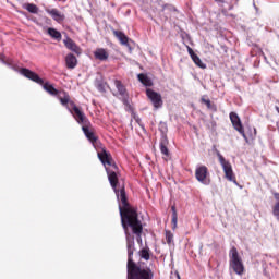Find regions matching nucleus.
<instances>
[{"mask_svg":"<svg viewBox=\"0 0 279 279\" xmlns=\"http://www.w3.org/2000/svg\"><path fill=\"white\" fill-rule=\"evenodd\" d=\"M120 217L126 239V265H131L132 263H135L134 252H136V244L134 242V235L137 243H143V221L138 219V211H136V209H124L120 213Z\"/></svg>","mask_w":279,"mask_h":279,"instance_id":"1","label":"nucleus"},{"mask_svg":"<svg viewBox=\"0 0 279 279\" xmlns=\"http://www.w3.org/2000/svg\"><path fill=\"white\" fill-rule=\"evenodd\" d=\"M108 174V180L113 189L118 199L121 202L122 206L119 207L120 213L122 210H136L134 207L130 206L128 203V195L125 194V185L119 184V177L117 175V169L106 167Z\"/></svg>","mask_w":279,"mask_h":279,"instance_id":"2","label":"nucleus"},{"mask_svg":"<svg viewBox=\"0 0 279 279\" xmlns=\"http://www.w3.org/2000/svg\"><path fill=\"white\" fill-rule=\"evenodd\" d=\"M59 101L62 106L68 108L69 112H71V114L80 125H90V120H88L86 113H84V111H82V109L77 107V105H75L73 100H71V96L69 95V93H61V95L59 96Z\"/></svg>","mask_w":279,"mask_h":279,"instance_id":"3","label":"nucleus"},{"mask_svg":"<svg viewBox=\"0 0 279 279\" xmlns=\"http://www.w3.org/2000/svg\"><path fill=\"white\" fill-rule=\"evenodd\" d=\"M126 279H154L150 268H142L136 262L126 264Z\"/></svg>","mask_w":279,"mask_h":279,"instance_id":"4","label":"nucleus"},{"mask_svg":"<svg viewBox=\"0 0 279 279\" xmlns=\"http://www.w3.org/2000/svg\"><path fill=\"white\" fill-rule=\"evenodd\" d=\"M113 84L118 90L117 94L113 93V97H120V101H122L126 112H134V107L130 104V94L128 93V88L123 85L121 80H113Z\"/></svg>","mask_w":279,"mask_h":279,"instance_id":"5","label":"nucleus"},{"mask_svg":"<svg viewBox=\"0 0 279 279\" xmlns=\"http://www.w3.org/2000/svg\"><path fill=\"white\" fill-rule=\"evenodd\" d=\"M229 265L231 269H233L238 276H243L245 272V266H243V259H241V256H239V250H236L235 246L231 247L229 252Z\"/></svg>","mask_w":279,"mask_h":279,"instance_id":"6","label":"nucleus"},{"mask_svg":"<svg viewBox=\"0 0 279 279\" xmlns=\"http://www.w3.org/2000/svg\"><path fill=\"white\" fill-rule=\"evenodd\" d=\"M217 156H218L219 163L222 167V171L225 173L226 180L236 184V175H234V171L232 170V163H230V161L226 160V157H223V155H221V153L218 151Z\"/></svg>","mask_w":279,"mask_h":279,"instance_id":"7","label":"nucleus"},{"mask_svg":"<svg viewBox=\"0 0 279 279\" xmlns=\"http://www.w3.org/2000/svg\"><path fill=\"white\" fill-rule=\"evenodd\" d=\"M195 178L197 182H201V184H205L206 186L210 184V172L208 171V167L206 166L196 167Z\"/></svg>","mask_w":279,"mask_h":279,"instance_id":"8","label":"nucleus"},{"mask_svg":"<svg viewBox=\"0 0 279 279\" xmlns=\"http://www.w3.org/2000/svg\"><path fill=\"white\" fill-rule=\"evenodd\" d=\"M146 97L151 101L154 108L158 110V108H162V95H160L158 92H155L151 88L146 89Z\"/></svg>","mask_w":279,"mask_h":279,"instance_id":"9","label":"nucleus"},{"mask_svg":"<svg viewBox=\"0 0 279 279\" xmlns=\"http://www.w3.org/2000/svg\"><path fill=\"white\" fill-rule=\"evenodd\" d=\"M98 158L100 162L104 165V167H111V169H119L114 161L112 160V155L106 150V148H102L100 151H98Z\"/></svg>","mask_w":279,"mask_h":279,"instance_id":"10","label":"nucleus"},{"mask_svg":"<svg viewBox=\"0 0 279 279\" xmlns=\"http://www.w3.org/2000/svg\"><path fill=\"white\" fill-rule=\"evenodd\" d=\"M20 73L21 75H24V77H26L27 80H31L32 82H35L36 84H39V85L45 84V81L40 78V76L36 72L27 68H22L20 70Z\"/></svg>","mask_w":279,"mask_h":279,"instance_id":"11","label":"nucleus"},{"mask_svg":"<svg viewBox=\"0 0 279 279\" xmlns=\"http://www.w3.org/2000/svg\"><path fill=\"white\" fill-rule=\"evenodd\" d=\"M82 131L84 132L87 141L95 145L97 141H99V137L95 134V129L93 128V124L89 122V124H85L82 126Z\"/></svg>","mask_w":279,"mask_h":279,"instance_id":"12","label":"nucleus"},{"mask_svg":"<svg viewBox=\"0 0 279 279\" xmlns=\"http://www.w3.org/2000/svg\"><path fill=\"white\" fill-rule=\"evenodd\" d=\"M229 117L234 130L242 134L243 138H247L245 136V130L243 129V124L241 123V118H239V114H236V112H231Z\"/></svg>","mask_w":279,"mask_h":279,"instance_id":"13","label":"nucleus"},{"mask_svg":"<svg viewBox=\"0 0 279 279\" xmlns=\"http://www.w3.org/2000/svg\"><path fill=\"white\" fill-rule=\"evenodd\" d=\"M46 12L47 14H50L53 21H56L57 23H64V20L66 19V16L60 13L58 9H46Z\"/></svg>","mask_w":279,"mask_h":279,"instance_id":"14","label":"nucleus"},{"mask_svg":"<svg viewBox=\"0 0 279 279\" xmlns=\"http://www.w3.org/2000/svg\"><path fill=\"white\" fill-rule=\"evenodd\" d=\"M94 58L96 60H100V62H106V60H108V58H110V53L105 48H97L94 51Z\"/></svg>","mask_w":279,"mask_h":279,"instance_id":"15","label":"nucleus"},{"mask_svg":"<svg viewBox=\"0 0 279 279\" xmlns=\"http://www.w3.org/2000/svg\"><path fill=\"white\" fill-rule=\"evenodd\" d=\"M187 53L192 58L194 64L198 66V69H206V64L202 62V59L195 53V51H193V48L187 47Z\"/></svg>","mask_w":279,"mask_h":279,"instance_id":"16","label":"nucleus"},{"mask_svg":"<svg viewBox=\"0 0 279 279\" xmlns=\"http://www.w3.org/2000/svg\"><path fill=\"white\" fill-rule=\"evenodd\" d=\"M63 45H65L66 49L73 51L74 53L80 54L82 51V49L78 48L77 44H75V41H73V39H71L70 37H66L63 40Z\"/></svg>","mask_w":279,"mask_h":279,"instance_id":"17","label":"nucleus"},{"mask_svg":"<svg viewBox=\"0 0 279 279\" xmlns=\"http://www.w3.org/2000/svg\"><path fill=\"white\" fill-rule=\"evenodd\" d=\"M113 36L118 38L120 45H124V47H130V38L126 37L125 33L121 31H113Z\"/></svg>","mask_w":279,"mask_h":279,"instance_id":"18","label":"nucleus"},{"mask_svg":"<svg viewBox=\"0 0 279 279\" xmlns=\"http://www.w3.org/2000/svg\"><path fill=\"white\" fill-rule=\"evenodd\" d=\"M41 86L44 90H46V93H49V95H52L54 97L58 96V99H60V95L62 96V93H64L56 89V87H53V85L49 83H44Z\"/></svg>","mask_w":279,"mask_h":279,"instance_id":"19","label":"nucleus"},{"mask_svg":"<svg viewBox=\"0 0 279 279\" xmlns=\"http://www.w3.org/2000/svg\"><path fill=\"white\" fill-rule=\"evenodd\" d=\"M169 138H167V135H162L160 138V151L163 156H166L167 158H169Z\"/></svg>","mask_w":279,"mask_h":279,"instance_id":"20","label":"nucleus"},{"mask_svg":"<svg viewBox=\"0 0 279 279\" xmlns=\"http://www.w3.org/2000/svg\"><path fill=\"white\" fill-rule=\"evenodd\" d=\"M65 65L66 69H75L77 66V57L73 53H69L65 57Z\"/></svg>","mask_w":279,"mask_h":279,"instance_id":"21","label":"nucleus"},{"mask_svg":"<svg viewBox=\"0 0 279 279\" xmlns=\"http://www.w3.org/2000/svg\"><path fill=\"white\" fill-rule=\"evenodd\" d=\"M47 34H48V36H50V38H52L53 40H57V43H60V40H62V33H60L56 28L49 27L47 29Z\"/></svg>","mask_w":279,"mask_h":279,"instance_id":"22","label":"nucleus"},{"mask_svg":"<svg viewBox=\"0 0 279 279\" xmlns=\"http://www.w3.org/2000/svg\"><path fill=\"white\" fill-rule=\"evenodd\" d=\"M138 254L143 260H150L151 258V250L149 248V246L141 248Z\"/></svg>","mask_w":279,"mask_h":279,"instance_id":"23","label":"nucleus"},{"mask_svg":"<svg viewBox=\"0 0 279 279\" xmlns=\"http://www.w3.org/2000/svg\"><path fill=\"white\" fill-rule=\"evenodd\" d=\"M137 78L144 86H154V82H151L147 74L141 73L137 75Z\"/></svg>","mask_w":279,"mask_h":279,"instance_id":"24","label":"nucleus"},{"mask_svg":"<svg viewBox=\"0 0 279 279\" xmlns=\"http://www.w3.org/2000/svg\"><path fill=\"white\" fill-rule=\"evenodd\" d=\"M95 86L97 90H99V93H106V88H108V83L105 82L104 80H96Z\"/></svg>","mask_w":279,"mask_h":279,"instance_id":"25","label":"nucleus"},{"mask_svg":"<svg viewBox=\"0 0 279 279\" xmlns=\"http://www.w3.org/2000/svg\"><path fill=\"white\" fill-rule=\"evenodd\" d=\"M172 210V230H175V228H178V210L175 209V206L171 207Z\"/></svg>","mask_w":279,"mask_h":279,"instance_id":"26","label":"nucleus"},{"mask_svg":"<svg viewBox=\"0 0 279 279\" xmlns=\"http://www.w3.org/2000/svg\"><path fill=\"white\" fill-rule=\"evenodd\" d=\"M201 101L205 104L208 110H213V112H217V105L213 104L210 99L202 98Z\"/></svg>","mask_w":279,"mask_h":279,"instance_id":"27","label":"nucleus"},{"mask_svg":"<svg viewBox=\"0 0 279 279\" xmlns=\"http://www.w3.org/2000/svg\"><path fill=\"white\" fill-rule=\"evenodd\" d=\"M25 10H27V12H31V14H38V7L34 3L25 4Z\"/></svg>","mask_w":279,"mask_h":279,"instance_id":"28","label":"nucleus"},{"mask_svg":"<svg viewBox=\"0 0 279 279\" xmlns=\"http://www.w3.org/2000/svg\"><path fill=\"white\" fill-rule=\"evenodd\" d=\"M166 241L168 245L173 243V233L170 230H166Z\"/></svg>","mask_w":279,"mask_h":279,"instance_id":"29","label":"nucleus"},{"mask_svg":"<svg viewBox=\"0 0 279 279\" xmlns=\"http://www.w3.org/2000/svg\"><path fill=\"white\" fill-rule=\"evenodd\" d=\"M136 123L141 124V119H136Z\"/></svg>","mask_w":279,"mask_h":279,"instance_id":"30","label":"nucleus"},{"mask_svg":"<svg viewBox=\"0 0 279 279\" xmlns=\"http://www.w3.org/2000/svg\"><path fill=\"white\" fill-rule=\"evenodd\" d=\"M216 1H220V3H223V0H216Z\"/></svg>","mask_w":279,"mask_h":279,"instance_id":"31","label":"nucleus"}]
</instances>
